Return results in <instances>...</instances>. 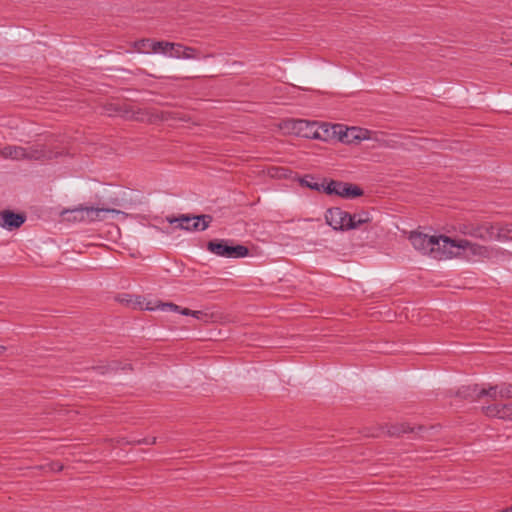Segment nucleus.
<instances>
[{"mask_svg":"<svg viewBox=\"0 0 512 512\" xmlns=\"http://www.w3.org/2000/svg\"><path fill=\"white\" fill-rule=\"evenodd\" d=\"M409 240L413 247L424 255H428L436 260H447L451 252H448V244L445 241L450 237L445 235H432L413 231L410 233Z\"/></svg>","mask_w":512,"mask_h":512,"instance_id":"nucleus-1","label":"nucleus"},{"mask_svg":"<svg viewBox=\"0 0 512 512\" xmlns=\"http://www.w3.org/2000/svg\"><path fill=\"white\" fill-rule=\"evenodd\" d=\"M448 244L449 259L463 258L467 261H479L491 256V250L484 245L471 242L466 239L445 241Z\"/></svg>","mask_w":512,"mask_h":512,"instance_id":"nucleus-2","label":"nucleus"},{"mask_svg":"<svg viewBox=\"0 0 512 512\" xmlns=\"http://www.w3.org/2000/svg\"><path fill=\"white\" fill-rule=\"evenodd\" d=\"M169 58L182 59V60H199L207 58L209 55H201L200 52L192 47L185 46L181 43H174L168 41L157 42V52Z\"/></svg>","mask_w":512,"mask_h":512,"instance_id":"nucleus-3","label":"nucleus"},{"mask_svg":"<svg viewBox=\"0 0 512 512\" xmlns=\"http://www.w3.org/2000/svg\"><path fill=\"white\" fill-rule=\"evenodd\" d=\"M207 250L216 256L238 259L248 256L249 250L246 246L233 245L231 240H212L207 243Z\"/></svg>","mask_w":512,"mask_h":512,"instance_id":"nucleus-4","label":"nucleus"},{"mask_svg":"<svg viewBox=\"0 0 512 512\" xmlns=\"http://www.w3.org/2000/svg\"><path fill=\"white\" fill-rule=\"evenodd\" d=\"M212 221L210 215L199 216H181L179 218L170 219L171 224L177 223V227L189 232L192 231H205Z\"/></svg>","mask_w":512,"mask_h":512,"instance_id":"nucleus-5","label":"nucleus"},{"mask_svg":"<svg viewBox=\"0 0 512 512\" xmlns=\"http://www.w3.org/2000/svg\"><path fill=\"white\" fill-rule=\"evenodd\" d=\"M74 214V219L78 221H100L105 218V214L111 213L115 215L123 214L120 210L110 208H95V207H77L71 210Z\"/></svg>","mask_w":512,"mask_h":512,"instance_id":"nucleus-6","label":"nucleus"},{"mask_svg":"<svg viewBox=\"0 0 512 512\" xmlns=\"http://www.w3.org/2000/svg\"><path fill=\"white\" fill-rule=\"evenodd\" d=\"M326 223L334 230L347 231L351 221V214L338 207L330 208L325 213Z\"/></svg>","mask_w":512,"mask_h":512,"instance_id":"nucleus-7","label":"nucleus"},{"mask_svg":"<svg viewBox=\"0 0 512 512\" xmlns=\"http://www.w3.org/2000/svg\"><path fill=\"white\" fill-rule=\"evenodd\" d=\"M26 220L25 215L10 210L0 212V227L12 231L19 228Z\"/></svg>","mask_w":512,"mask_h":512,"instance_id":"nucleus-8","label":"nucleus"},{"mask_svg":"<svg viewBox=\"0 0 512 512\" xmlns=\"http://www.w3.org/2000/svg\"><path fill=\"white\" fill-rule=\"evenodd\" d=\"M0 154L3 158H7V159L9 158V159H13V160H20V159H25V158L38 159L40 157L38 155H35L28 148L14 146V145H9V146L4 147L0 151Z\"/></svg>","mask_w":512,"mask_h":512,"instance_id":"nucleus-9","label":"nucleus"},{"mask_svg":"<svg viewBox=\"0 0 512 512\" xmlns=\"http://www.w3.org/2000/svg\"><path fill=\"white\" fill-rule=\"evenodd\" d=\"M293 129L302 137L305 138H320V134L317 131L316 123L308 120H296L293 123Z\"/></svg>","mask_w":512,"mask_h":512,"instance_id":"nucleus-10","label":"nucleus"},{"mask_svg":"<svg viewBox=\"0 0 512 512\" xmlns=\"http://www.w3.org/2000/svg\"><path fill=\"white\" fill-rule=\"evenodd\" d=\"M459 394L463 395L464 397L471 396L472 394L476 395L477 397L482 396H488L492 399L499 398V387L498 386H491L488 389L479 388L478 385L463 387L462 390L459 391Z\"/></svg>","mask_w":512,"mask_h":512,"instance_id":"nucleus-11","label":"nucleus"},{"mask_svg":"<svg viewBox=\"0 0 512 512\" xmlns=\"http://www.w3.org/2000/svg\"><path fill=\"white\" fill-rule=\"evenodd\" d=\"M484 411L489 417L512 421V402L490 405L487 406Z\"/></svg>","mask_w":512,"mask_h":512,"instance_id":"nucleus-12","label":"nucleus"},{"mask_svg":"<svg viewBox=\"0 0 512 512\" xmlns=\"http://www.w3.org/2000/svg\"><path fill=\"white\" fill-rule=\"evenodd\" d=\"M493 239L500 242L512 241V223L493 225Z\"/></svg>","mask_w":512,"mask_h":512,"instance_id":"nucleus-13","label":"nucleus"},{"mask_svg":"<svg viewBox=\"0 0 512 512\" xmlns=\"http://www.w3.org/2000/svg\"><path fill=\"white\" fill-rule=\"evenodd\" d=\"M340 140L345 143H350L354 140H364L367 139V130H363L357 127L347 128L344 133L339 131Z\"/></svg>","mask_w":512,"mask_h":512,"instance_id":"nucleus-14","label":"nucleus"},{"mask_svg":"<svg viewBox=\"0 0 512 512\" xmlns=\"http://www.w3.org/2000/svg\"><path fill=\"white\" fill-rule=\"evenodd\" d=\"M157 42L152 39H140L135 41L133 47L138 53L151 54L157 52Z\"/></svg>","mask_w":512,"mask_h":512,"instance_id":"nucleus-15","label":"nucleus"},{"mask_svg":"<svg viewBox=\"0 0 512 512\" xmlns=\"http://www.w3.org/2000/svg\"><path fill=\"white\" fill-rule=\"evenodd\" d=\"M372 221L371 215L366 211L351 214V221L349 223V230L357 229L363 224L370 223Z\"/></svg>","mask_w":512,"mask_h":512,"instance_id":"nucleus-16","label":"nucleus"},{"mask_svg":"<svg viewBox=\"0 0 512 512\" xmlns=\"http://www.w3.org/2000/svg\"><path fill=\"white\" fill-rule=\"evenodd\" d=\"M362 194H363V190L359 186H357L355 184L343 182V187L340 192V197L345 198V199H354L356 197L361 196Z\"/></svg>","mask_w":512,"mask_h":512,"instance_id":"nucleus-17","label":"nucleus"},{"mask_svg":"<svg viewBox=\"0 0 512 512\" xmlns=\"http://www.w3.org/2000/svg\"><path fill=\"white\" fill-rule=\"evenodd\" d=\"M493 225H483L474 228L469 234L482 240H494L492 232Z\"/></svg>","mask_w":512,"mask_h":512,"instance_id":"nucleus-18","label":"nucleus"},{"mask_svg":"<svg viewBox=\"0 0 512 512\" xmlns=\"http://www.w3.org/2000/svg\"><path fill=\"white\" fill-rule=\"evenodd\" d=\"M180 306L174 304V303H163V302H157L156 305L151 306L150 303H147L145 306V310H161V311H171V312H177L179 311Z\"/></svg>","mask_w":512,"mask_h":512,"instance_id":"nucleus-19","label":"nucleus"},{"mask_svg":"<svg viewBox=\"0 0 512 512\" xmlns=\"http://www.w3.org/2000/svg\"><path fill=\"white\" fill-rule=\"evenodd\" d=\"M342 187L343 182L330 180L326 184L324 183L323 191L329 195H336L340 197Z\"/></svg>","mask_w":512,"mask_h":512,"instance_id":"nucleus-20","label":"nucleus"},{"mask_svg":"<svg viewBox=\"0 0 512 512\" xmlns=\"http://www.w3.org/2000/svg\"><path fill=\"white\" fill-rule=\"evenodd\" d=\"M300 183L315 191H323L324 183H318L312 176H306L300 179Z\"/></svg>","mask_w":512,"mask_h":512,"instance_id":"nucleus-21","label":"nucleus"},{"mask_svg":"<svg viewBox=\"0 0 512 512\" xmlns=\"http://www.w3.org/2000/svg\"><path fill=\"white\" fill-rule=\"evenodd\" d=\"M499 398L512 399V385L507 384L499 387Z\"/></svg>","mask_w":512,"mask_h":512,"instance_id":"nucleus-22","label":"nucleus"},{"mask_svg":"<svg viewBox=\"0 0 512 512\" xmlns=\"http://www.w3.org/2000/svg\"><path fill=\"white\" fill-rule=\"evenodd\" d=\"M192 317L197 320H204L207 317V314L202 311H192Z\"/></svg>","mask_w":512,"mask_h":512,"instance_id":"nucleus-23","label":"nucleus"},{"mask_svg":"<svg viewBox=\"0 0 512 512\" xmlns=\"http://www.w3.org/2000/svg\"><path fill=\"white\" fill-rule=\"evenodd\" d=\"M192 311L193 310H190L188 308H179V311L178 313H180L181 315H184V316H192Z\"/></svg>","mask_w":512,"mask_h":512,"instance_id":"nucleus-24","label":"nucleus"},{"mask_svg":"<svg viewBox=\"0 0 512 512\" xmlns=\"http://www.w3.org/2000/svg\"><path fill=\"white\" fill-rule=\"evenodd\" d=\"M138 443L154 444L155 443V438H145L143 440H139Z\"/></svg>","mask_w":512,"mask_h":512,"instance_id":"nucleus-25","label":"nucleus"},{"mask_svg":"<svg viewBox=\"0 0 512 512\" xmlns=\"http://www.w3.org/2000/svg\"><path fill=\"white\" fill-rule=\"evenodd\" d=\"M3 351H4V347L0 346V353H2Z\"/></svg>","mask_w":512,"mask_h":512,"instance_id":"nucleus-26","label":"nucleus"},{"mask_svg":"<svg viewBox=\"0 0 512 512\" xmlns=\"http://www.w3.org/2000/svg\"><path fill=\"white\" fill-rule=\"evenodd\" d=\"M510 512H512V505L510 506Z\"/></svg>","mask_w":512,"mask_h":512,"instance_id":"nucleus-27","label":"nucleus"}]
</instances>
